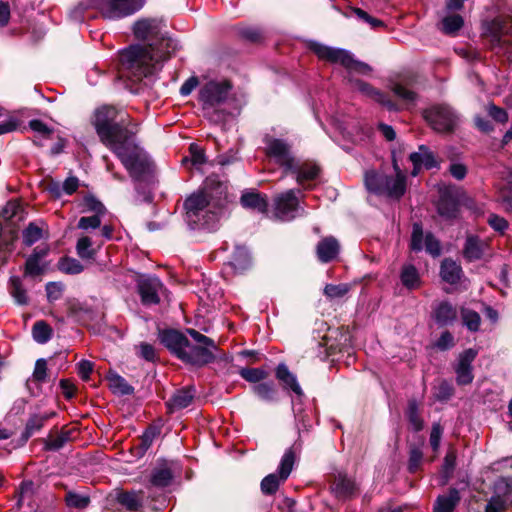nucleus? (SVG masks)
Here are the masks:
<instances>
[{"label":"nucleus","mask_w":512,"mask_h":512,"mask_svg":"<svg viewBox=\"0 0 512 512\" xmlns=\"http://www.w3.org/2000/svg\"><path fill=\"white\" fill-rule=\"evenodd\" d=\"M165 24L156 18L135 22L133 33L143 44L131 45L120 53L121 70L132 81L153 79L163 63L177 50L178 44L164 32Z\"/></svg>","instance_id":"obj_1"},{"label":"nucleus","mask_w":512,"mask_h":512,"mask_svg":"<svg viewBox=\"0 0 512 512\" xmlns=\"http://www.w3.org/2000/svg\"><path fill=\"white\" fill-rule=\"evenodd\" d=\"M210 182L207 179L204 188L190 195L184 202L185 221L190 229L212 231L218 226L226 197L221 184L214 191L210 188Z\"/></svg>","instance_id":"obj_2"},{"label":"nucleus","mask_w":512,"mask_h":512,"mask_svg":"<svg viewBox=\"0 0 512 512\" xmlns=\"http://www.w3.org/2000/svg\"><path fill=\"white\" fill-rule=\"evenodd\" d=\"M309 47L321 60L343 66L347 70L348 81L355 89L372 97L377 102L386 106L389 110H396L395 104L388 99L385 94L375 90L366 82L353 79V73L364 75L369 74L372 69L368 64L354 59L353 55L345 49L326 46L318 42H311Z\"/></svg>","instance_id":"obj_3"},{"label":"nucleus","mask_w":512,"mask_h":512,"mask_svg":"<svg viewBox=\"0 0 512 512\" xmlns=\"http://www.w3.org/2000/svg\"><path fill=\"white\" fill-rule=\"evenodd\" d=\"M309 47L321 60L343 66L347 70L348 81L355 89L372 97L377 102L386 106L389 110H396L395 104L388 99L385 94L375 90L366 82L353 79V73L364 75L369 74L372 69L368 64L354 59L353 55L345 49L326 46L318 42H311Z\"/></svg>","instance_id":"obj_4"},{"label":"nucleus","mask_w":512,"mask_h":512,"mask_svg":"<svg viewBox=\"0 0 512 512\" xmlns=\"http://www.w3.org/2000/svg\"><path fill=\"white\" fill-rule=\"evenodd\" d=\"M92 123L101 142L111 151L138 132L137 124L128 113L111 105L97 108Z\"/></svg>","instance_id":"obj_5"},{"label":"nucleus","mask_w":512,"mask_h":512,"mask_svg":"<svg viewBox=\"0 0 512 512\" xmlns=\"http://www.w3.org/2000/svg\"><path fill=\"white\" fill-rule=\"evenodd\" d=\"M143 0H82L71 11L70 18L77 22L95 18L93 11L106 19H120L140 10Z\"/></svg>","instance_id":"obj_6"},{"label":"nucleus","mask_w":512,"mask_h":512,"mask_svg":"<svg viewBox=\"0 0 512 512\" xmlns=\"http://www.w3.org/2000/svg\"><path fill=\"white\" fill-rule=\"evenodd\" d=\"M112 152L119 158L134 180H143L151 174L152 161L135 143V137L124 141L123 144H120Z\"/></svg>","instance_id":"obj_7"},{"label":"nucleus","mask_w":512,"mask_h":512,"mask_svg":"<svg viewBox=\"0 0 512 512\" xmlns=\"http://www.w3.org/2000/svg\"><path fill=\"white\" fill-rule=\"evenodd\" d=\"M231 89L227 81H209L199 90V102L202 105L203 113L211 122L219 123L224 120L223 111L216 107L223 103Z\"/></svg>","instance_id":"obj_8"},{"label":"nucleus","mask_w":512,"mask_h":512,"mask_svg":"<svg viewBox=\"0 0 512 512\" xmlns=\"http://www.w3.org/2000/svg\"><path fill=\"white\" fill-rule=\"evenodd\" d=\"M187 333L197 344L193 345L187 340L185 349H183L179 359L196 366L213 362L215 359L214 351L217 350L214 340L194 329H187Z\"/></svg>","instance_id":"obj_9"},{"label":"nucleus","mask_w":512,"mask_h":512,"mask_svg":"<svg viewBox=\"0 0 512 512\" xmlns=\"http://www.w3.org/2000/svg\"><path fill=\"white\" fill-rule=\"evenodd\" d=\"M423 117L438 132H450L458 123V115L446 104L433 105L424 110Z\"/></svg>","instance_id":"obj_10"},{"label":"nucleus","mask_w":512,"mask_h":512,"mask_svg":"<svg viewBox=\"0 0 512 512\" xmlns=\"http://www.w3.org/2000/svg\"><path fill=\"white\" fill-rule=\"evenodd\" d=\"M488 31L493 48L512 61V19L508 23L501 18H496L490 23Z\"/></svg>","instance_id":"obj_11"},{"label":"nucleus","mask_w":512,"mask_h":512,"mask_svg":"<svg viewBox=\"0 0 512 512\" xmlns=\"http://www.w3.org/2000/svg\"><path fill=\"white\" fill-rule=\"evenodd\" d=\"M304 214V209L299 206L296 191L290 189L279 194L274 199V216L281 221H291Z\"/></svg>","instance_id":"obj_12"},{"label":"nucleus","mask_w":512,"mask_h":512,"mask_svg":"<svg viewBox=\"0 0 512 512\" xmlns=\"http://www.w3.org/2000/svg\"><path fill=\"white\" fill-rule=\"evenodd\" d=\"M295 462V454L288 449L280 462L278 473H271L261 481V491L266 495L274 494L280 483L284 482L290 475Z\"/></svg>","instance_id":"obj_13"},{"label":"nucleus","mask_w":512,"mask_h":512,"mask_svg":"<svg viewBox=\"0 0 512 512\" xmlns=\"http://www.w3.org/2000/svg\"><path fill=\"white\" fill-rule=\"evenodd\" d=\"M263 141L266 154L276 164L283 167L285 171L294 167L295 158L292 155L291 146L285 140L266 135Z\"/></svg>","instance_id":"obj_14"},{"label":"nucleus","mask_w":512,"mask_h":512,"mask_svg":"<svg viewBox=\"0 0 512 512\" xmlns=\"http://www.w3.org/2000/svg\"><path fill=\"white\" fill-rule=\"evenodd\" d=\"M162 287V282L157 277L141 275L137 278V289L143 305L158 304Z\"/></svg>","instance_id":"obj_15"},{"label":"nucleus","mask_w":512,"mask_h":512,"mask_svg":"<svg viewBox=\"0 0 512 512\" xmlns=\"http://www.w3.org/2000/svg\"><path fill=\"white\" fill-rule=\"evenodd\" d=\"M286 172L294 174L297 183L304 189H310V182L315 181L318 178L320 168L312 162L298 163L294 160V167L292 169H287Z\"/></svg>","instance_id":"obj_16"},{"label":"nucleus","mask_w":512,"mask_h":512,"mask_svg":"<svg viewBox=\"0 0 512 512\" xmlns=\"http://www.w3.org/2000/svg\"><path fill=\"white\" fill-rule=\"evenodd\" d=\"M413 164L412 176H417L421 169H432L438 167L435 154L426 145H419L418 150L409 155Z\"/></svg>","instance_id":"obj_17"},{"label":"nucleus","mask_w":512,"mask_h":512,"mask_svg":"<svg viewBox=\"0 0 512 512\" xmlns=\"http://www.w3.org/2000/svg\"><path fill=\"white\" fill-rule=\"evenodd\" d=\"M477 356V351L469 348L463 351L458 358L456 366V380L459 385H467L473 381L472 362Z\"/></svg>","instance_id":"obj_18"},{"label":"nucleus","mask_w":512,"mask_h":512,"mask_svg":"<svg viewBox=\"0 0 512 512\" xmlns=\"http://www.w3.org/2000/svg\"><path fill=\"white\" fill-rule=\"evenodd\" d=\"M393 168L395 176L386 177L383 195L390 198L399 199L406 191V176L398 166L397 160L393 158Z\"/></svg>","instance_id":"obj_19"},{"label":"nucleus","mask_w":512,"mask_h":512,"mask_svg":"<svg viewBox=\"0 0 512 512\" xmlns=\"http://www.w3.org/2000/svg\"><path fill=\"white\" fill-rule=\"evenodd\" d=\"M159 340L173 354L180 358L188 339L179 331L168 329L159 332Z\"/></svg>","instance_id":"obj_20"},{"label":"nucleus","mask_w":512,"mask_h":512,"mask_svg":"<svg viewBox=\"0 0 512 512\" xmlns=\"http://www.w3.org/2000/svg\"><path fill=\"white\" fill-rule=\"evenodd\" d=\"M433 318L439 326L451 325L457 320V309L450 302L442 301L434 307Z\"/></svg>","instance_id":"obj_21"},{"label":"nucleus","mask_w":512,"mask_h":512,"mask_svg":"<svg viewBox=\"0 0 512 512\" xmlns=\"http://www.w3.org/2000/svg\"><path fill=\"white\" fill-rule=\"evenodd\" d=\"M316 252L321 262L328 263L338 255L339 243L333 237H326L318 243Z\"/></svg>","instance_id":"obj_22"},{"label":"nucleus","mask_w":512,"mask_h":512,"mask_svg":"<svg viewBox=\"0 0 512 512\" xmlns=\"http://www.w3.org/2000/svg\"><path fill=\"white\" fill-rule=\"evenodd\" d=\"M332 490L337 498L346 499L355 494L357 487L352 479L346 475L339 474L335 478Z\"/></svg>","instance_id":"obj_23"},{"label":"nucleus","mask_w":512,"mask_h":512,"mask_svg":"<svg viewBox=\"0 0 512 512\" xmlns=\"http://www.w3.org/2000/svg\"><path fill=\"white\" fill-rule=\"evenodd\" d=\"M276 377L282 382L284 388L291 389L298 397L303 396V391L296 376L291 373L285 364H279L276 369Z\"/></svg>","instance_id":"obj_24"},{"label":"nucleus","mask_w":512,"mask_h":512,"mask_svg":"<svg viewBox=\"0 0 512 512\" xmlns=\"http://www.w3.org/2000/svg\"><path fill=\"white\" fill-rule=\"evenodd\" d=\"M194 390L185 388L176 391L167 403L170 412L187 408L193 401Z\"/></svg>","instance_id":"obj_25"},{"label":"nucleus","mask_w":512,"mask_h":512,"mask_svg":"<svg viewBox=\"0 0 512 512\" xmlns=\"http://www.w3.org/2000/svg\"><path fill=\"white\" fill-rule=\"evenodd\" d=\"M460 501L459 491L455 488L449 490L446 495L437 498L434 504V512H452Z\"/></svg>","instance_id":"obj_26"},{"label":"nucleus","mask_w":512,"mask_h":512,"mask_svg":"<svg viewBox=\"0 0 512 512\" xmlns=\"http://www.w3.org/2000/svg\"><path fill=\"white\" fill-rule=\"evenodd\" d=\"M437 210L445 219H454L458 216V203L452 196L443 193L438 201Z\"/></svg>","instance_id":"obj_27"},{"label":"nucleus","mask_w":512,"mask_h":512,"mask_svg":"<svg viewBox=\"0 0 512 512\" xmlns=\"http://www.w3.org/2000/svg\"><path fill=\"white\" fill-rule=\"evenodd\" d=\"M486 244L476 236H469L464 247V256L469 261L479 260L485 251Z\"/></svg>","instance_id":"obj_28"},{"label":"nucleus","mask_w":512,"mask_h":512,"mask_svg":"<svg viewBox=\"0 0 512 512\" xmlns=\"http://www.w3.org/2000/svg\"><path fill=\"white\" fill-rule=\"evenodd\" d=\"M461 267L451 259H444L441 263L440 275L441 278L449 283L455 284L459 281L461 276Z\"/></svg>","instance_id":"obj_29"},{"label":"nucleus","mask_w":512,"mask_h":512,"mask_svg":"<svg viewBox=\"0 0 512 512\" xmlns=\"http://www.w3.org/2000/svg\"><path fill=\"white\" fill-rule=\"evenodd\" d=\"M241 204L245 208L253 209L260 213H265L268 208L266 198L254 192L244 193L241 197Z\"/></svg>","instance_id":"obj_30"},{"label":"nucleus","mask_w":512,"mask_h":512,"mask_svg":"<svg viewBox=\"0 0 512 512\" xmlns=\"http://www.w3.org/2000/svg\"><path fill=\"white\" fill-rule=\"evenodd\" d=\"M173 479V473L167 466H160L155 468L150 477L152 487L164 488L167 487Z\"/></svg>","instance_id":"obj_31"},{"label":"nucleus","mask_w":512,"mask_h":512,"mask_svg":"<svg viewBox=\"0 0 512 512\" xmlns=\"http://www.w3.org/2000/svg\"><path fill=\"white\" fill-rule=\"evenodd\" d=\"M9 291L18 305H27L29 303L27 291L22 284V280L18 276H12L10 278Z\"/></svg>","instance_id":"obj_32"},{"label":"nucleus","mask_w":512,"mask_h":512,"mask_svg":"<svg viewBox=\"0 0 512 512\" xmlns=\"http://www.w3.org/2000/svg\"><path fill=\"white\" fill-rule=\"evenodd\" d=\"M386 177L387 175L383 173H378L376 171H368L365 174V186L370 192H373L378 195H383V187L386 181Z\"/></svg>","instance_id":"obj_33"},{"label":"nucleus","mask_w":512,"mask_h":512,"mask_svg":"<svg viewBox=\"0 0 512 512\" xmlns=\"http://www.w3.org/2000/svg\"><path fill=\"white\" fill-rule=\"evenodd\" d=\"M143 493L139 492H125L117 497L118 503L125 507L127 510L134 512L138 511L142 506Z\"/></svg>","instance_id":"obj_34"},{"label":"nucleus","mask_w":512,"mask_h":512,"mask_svg":"<svg viewBox=\"0 0 512 512\" xmlns=\"http://www.w3.org/2000/svg\"><path fill=\"white\" fill-rule=\"evenodd\" d=\"M251 259L248 250L243 246L236 247L230 265L236 272H241L247 269L250 265Z\"/></svg>","instance_id":"obj_35"},{"label":"nucleus","mask_w":512,"mask_h":512,"mask_svg":"<svg viewBox=\"0 0 512 512\" xmlns=\"http://www.w3.org/2000/svg\"><path fill=\"white\" fill-rule=\"evenodd\" d=\"M97 248L93 246L92 239L88 236H82L78 239L76 244L77 255L83 260L93 259L97 253Z\"/></svg>","instance_id":"obj_36"},{"label":"nucleus","mask_w":512,"mask_h":512,"mask_svg":"<svg viewBox=\"0 0 512 512\" xmlns=\"http://www.w3.org/2000/svg\"><path fill=\"white\" fill-rule=\"evenodd\" d=\"M402 284L408 289H416L420 286V277L413 265H405L401 272Z\"/></svg>","instance_id":"obj_37"},{"label":"nucleus","mask_w":512,"mask_h":512,"mask_svg":"<svg viewBox=\"0 0 512 512\" xmlns=\"http://www.w3.org/2000/svg\"><path fill=\"white\" fill-rule=\"evenodd\" d=\"M462 323L470 332H477L480 329L481 317L476 311L462 307L460 310Z\"/></svg>","instance_id":"obj_38"},{"label":"nucleus","mask_w":512,"mask_h":512,"mask_svg":"<svg viewBox=\"0 0 512 512\" xmlns=\"http://www.w3.org/2000/svg\"><path fill=\"white\" fill-rule=\"evenodd\" d=\"M32 336L37 343L45 344L52 337V328L45 321H37L33 325Z\"/></svg>","instance_id":"obj_39"},{"label":"nucleus","mask_w":512,"mask_h":512,"mask_svg":"<svg viewBox=\"0 0 512 512\" xmlns=\"http://www.w3.org/2000/svg\"><path fill=\"white\" fill-rule=\"evenodd\" d=\"M253 392L262 400L274 402L277 400L275 385L271 382H263L253 386Z\"/></svg>","instance_id":"obj_40"},{"label":"nucleus","mask_w":512,"mask_h":512,"mask_svg":"<svg viewBox=\"0 0 512 512\" xmlns=\"http://www.w3.org/2000/svg\"><path fill=\"white\" fill-rule=\"evenodd\" d=\"M68 316L77 320L82 319L91 312V309L77 299H69L65 303Z\"/></svg>","instance_id":"obj_41"},{"label":"nucleus","mask_w":512,"mask_h":512,"mask_svg":"<svg viewBox=\"0 0 512 512\" xmlns=\"http://www.w3.org/2000/svg\"><path fill=\"white\" fill-rule=\"evenodd\" d=\"M406 416L415 431H420L423 428V420L419 413V405L416 400L408 402Z\"/></svg>","instance_id":"obj_42"},{"label":"nucleus","mask_w":512,"mask_h":512,"mask_svg":"<svg viewBox=\"0 0 512 512\" xmlns=\"http://www.w3.org/2000/svg\"><path fill=\"white\" fill-rule=\"evenodd\" d=\"M463 24L464 20L460 15L452 14L443 18L441 29L446 34H454L461 29Z\"/></svg>","instance_id":"obj_43"},{"label":"nucleus","mask_w":512,"mask_h":512,"mask_svg":"<svg viewBox=\"0 0 512 512\" xmlns=\"http://www.w3.org/2000/svg\"><path fill=\"white\" fill-rule=\"evenodd\" d=\"M59 270L66 274H79L84 270L79 260L70 257L62 258L58 263Z\"/></svg>","instance_id":"obj_44"},{"label":"nucleus","mask_w":512,"mask_h":512,"mask_svg":"<svg viewBox=\"0 0 512 512\" xmlns=\"http://www.w3.org/2000/svg\"><path fill=\"white\" fill-rule=\"evenodd\" d=\"M350 289H351V286L346 283L337 284V285L327 284L324 287L323 293L330 300L340 299V298H343L350 291Z\"/></svg>","instance_id":"obj_45"},{"label":"nucleus","mask_w":512,"mask_h":512,"mask_svg":"<svg viewBox=\"0 0 512 512\" xmlns=\"http://www.w3.org/2000/svg\"><path fill=\"white\" fill-rule=\"evenodd\" d=\"M65 501L69 507L84 509L89 505L90 498L87 495L70 491L66 494Z\"/></svg>","instance_id":"obj_46"},{"label":"nucleus","mask_w":512,"mask_h":512,"mask_svg":"<svg viewBox=\"0 0 512 512\" xmlns=\"http://www.w3.org/2000/svg\"><path fill=\"white\" fill-rule=\"evenodd\" d=\"M109 385L114 392L120 393L122 395H128L133 391V388L127 383V381L123 377L116 374L109 377Z\"/></svg>","instance_id":"obj_47"},{"label":"nucleus","mask_w":512,"mask_h":512,"mask_svg":"<svg viewBox=\"0 0 512 512\" xmlns=\"http://www.w3.org/2000/svg\"><path fill=\"white\" fill-rule=\"evenodd\" d=\"M425 236L422 225L414 223L412 227L410 247L413 251H421L424 248Z\"/></svg>","instance_id":"obj_48"},{"label":"nucleus","mask_w":512,"mask_h":512,"mask_svg":"<svg viewBox=\"0 0 512 512\" xmlns=\"http://www.w3.org/2000/svg\"><path fill=\"white\" fill-rule=\"evenodd\" d=\"M240 376L248 382L256 383L265 379L268 373L261 368H242L239 371Z\"/></svg>","instance_id":"obj_49"},{"label":"nucleus","mask_w":512,"mask_h":512,"mask_svg":"<svg viewBox=\"0 0 512 512\" xmlns=\"http://www.w3.org/2000/svg\"><path fill=\"white\" fill-rule=\"evenodd\" d=\"M392 91L396 96L404 100L407 104H413L416 100V93L407 88L402 83H395L392 86Z\"/></svg>","instance_id":"obj_50"},{"label":"nucleus","mask_w":512,"mask_h":512,"mask_svg":"<svg viewBox=\"0 0 512 512\" xmlns=\"http://www.w3.org/2000/svg\"><path fill=\"white\" fill-rule=\"evenodd\" d=\"M78 186V178L68 177L62 184V187H60L59 185H54L53 187H51V191L54 192L57 196H60L61 190H63L66 194L71 195L78 189Z\"/></svg>","instance_id":"obj_51"},{"label":"nucleus","mask_w":512,"mask_h":512,"mask_svg":"<svg viewBox=\"0 0 512 512\" xmlns=\"http://www.w3.org/2000/svg\"><path fill=\"white\" fill-rule=\"evenodd\" d=\"M42 237V230L37 225L31 223L23 231V241L27 246L33 245Z\"/></svg>","instance_id":"obj_52"},{"label":"nucleus","mask_w":512,"mask_h":512,"mask_svg":"<svg viewBox=\"0 0 512 512\" xmlns=\"http://www.w3.org/2000/svg\"><path fill=\"white\" fill-rule=\"evenodd\" d=\"M43 272V266L41 260L37 259L36 255H30L25 263V275L26 276H38Z\"/></svg>","instance_id":"obj_53"},{"label":"nucleus","mask_w":512,"mask_h":512,"mask_svg":"<svg viewBox=\"0 0 512 512\" xmlns=\"http://www.w3.org/2000/svg\"><path fill=\"white\" fill-rule=\"evenodd\" d=\"M85 211L92 212L94 215H105V206L93 196H88L84 199Z\"/></svg>","instance_id":"obj_54"},{"label":"nucleus","mask_w":512,"mask_h":512,"mask_svg":"<svg viewBox=\"0 0 512 512\" xmlns=\"http://www.w3.org/2000/svg\"><path fill=\"white\" fill-rule=\"evenodd\" d=\"M239 35L250 42H258L262 39V32L253 26H242L239 28Z\"/></svg>","instance_id":"obj_55"},{"label":"nucleus","mask_w":512,"mask_h":512,"mask_svg":"<svg viewBox=\"0 0 512 512\" xmlns=\"http://www.w3.org/2000/svg\"><path fill=\"white\" fill-rule=\"evenodd\" d=\"M47 299L49 302H54L62 297L64 286L58 282H49L45 287Z\"/></svg>","instance_id":"obj_56"},{"label":"nucleus","mask_w":512,"mask_h":512,"mask_svg":"<svg viewBox=\"0 0 512 512\" xmlns=\"http://www.w3.org/2000/svg\"><path fill=\"white\" fill-rule=\"evenodd\" d=\"M68 441L67 433H59L53 436H50L45 443V447L48 450H59L63 447V445Z\"/></svg>","instance_id":"obj_57"},{"label":"nucleus","mask_w":512,"mask_h":512,"mask_svg":"<svg viewBox=\"0 0 512 512\" xmlns=\"http://www.w3.org/2000/svg\"><path fill=\"white\" fill-rule=\"evenodd\" d=\"M101 215L81 217L78 221V228L82 230L96 229L101 225Z\"/></svg>","instance_id":"obj_58"},{"label":"nucleus","mask_w":512,"mask_h":512,"mask_svg":"<svg viewBox=\"0 0 512 512\" xmlns=\"http://www.w3.org/2000/svg\"><path fill=\"white\" fill-rule=\"evenodd\" d=\"M442 434L443 428L440 423H433L429 442L434 452H437L440 447Z\"/></svg>","instance_id":"obj_59"},{"label":"nucleus","mask_w":512,"mask_h":512,"mask_svg":"<svg viewBox=\"0 0 512 512\" xmlns=\"http://www.w3.org/2000/svg\"><path fill=\"white\" fill-rule=\"evenodd\" d=\"M423 454L420 449L413 448L410 450L408 469L411 473H415L421 466Z\"/></svg>","instance_id":"obj_60"},{"label":"nucleus","mask_w":512,"mask_h":512,"mask_svg":"<svg viewBox=\"0 0 512 512\" xmlns=\"http://www.w3.org/2000/svg\"><path fill=\"white\" fill-rule=\"evenodd\" d=\"M424 247L432 256H439L441 252L439 241L431 233L425 235Z\"/></svg>","instance_id":"obj_61"},{"label":"nucleus","mask_w":512,"mask_h":512,"mask_svg":"<svg viewBox=\"0 0 512 512\" xmlns=\"http://www.w3.org/2000/svg\"><path fill=\"white\" fill-rule=\"evenodd\" d=\"M191 162L193 166H200L206 162L204 151L196 144H191L189 147Z\"/></svg>","instance_id":"obj_62"},{"label":"nucleus","mask_w":512,"mask_h":512,"mask_svg":"<svg viewBox=\"0 0 512 512\" xmlns=\"http://www.w3.org/2000/svg\"><path fill=\"white\" fill-rule=\"evenodd\" d=\"M487 111L489 116H491L495 121L499 123H506L508 120L507 112L494 104L488 105Z\"/></svg>","instance_id":"obj_63"},{"label":"nucleus","mask_w":512,"mask_h":512,"mask_svg":"<svg viewBox=\"0 0 512 512\" xmlns=\"http://www.w3.org/2000/svg\"><path fill=\"white\" fill-rule=\"evenodd\" d=\"M499 199L507 210H512V184L500 190Z\"/></svg>","instance_id":"obj_64"}]
</instances>
